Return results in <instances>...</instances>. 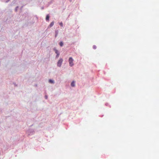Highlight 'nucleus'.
I'll return each instance as SVG.
<instances>
[{"label": "nucleus", "instance_id": "obj_1", "mask_svg": "<svg viewBox=\"0 0 159 159\" xmlns=\"http://www.w3.org/2000/svg\"><path fill=\"white\" fill-rule=\"evenodd\" d=\"M74 60L72 57H70L69 59V65L70 66H72L74 65L73 63Z\"/></svg>", "mask_w": 159, "mask_h": 159}, {"label": "nucleus", "instance_id": "obj_2", "mask_svg": "<svg viewBox=\"0 0 159 159\" xmlns=\"http://www.w3.org/2000/svg\"><path fill=\"white\" fill-rule=\"evenodd\" d=\"M63 61V60L61 58L57 62V66L59 67H61Z\"/></svg>", "mask_w": 159, "mask_h": 159}, {"label": "nucleus", "instance_id": "obj_3", "mask_svg": "<svg viewBox=\"0 0 159 159\" xmlns=\"http://www.w3.org/2000/svg\"><path fill=\"white\" fill-rule=\"evenodd\" d=\"M54 24V22H52L49 25V26L50 27H51Z\"/></svg>", "mask_w": 159, "mask_h": 159}, {"label": "nucleus", "instance_id": "obj_4", "mask_svg": "<svg viewBox=\"0 0 159 159\" xmlns=\"http://www.w3.org/2000/svg\"><path fill=\"white\" fill-rule=\"evenodd\" d=\"M75 85V82L74 81H73L71 83V86L72 87H74Z\"/></svg>", "mask_w": 159, "mask_h": 159}, {"label": "nucleus", "instance_id": "obj_5", "mask_svg": "<svg viewBox=\"0 0 159 159\" xmlns=\"http://www.w3.org/2000/svg\"><path fill=\"white\" fill-rule=\"evenodd\" d=\"M49 18V16L48 15L46 16V20H48Z\"/></svg>", "mask_w": 159, "mask_h": 159}, {"label": "nucleus", "instance_id": "obj_6", "mask_svg": "<svg viewBox=\"0 0 159 159\" xmlns=\"http://www.w3.org/2000/svg\"><path fill=\"white\" fill-rule=\"evenodd\" d=\"M49 82L50 83H54V81L52 80H49Z\"/></svg>", "mask_w": 159, "mask_h": 159}, {"label": "nucleus", "instance_id": "obj_7", "mask_svg": "<svg viewBox=\"0 0 159 159\" xmlns=\"http://www.w3.org/2000/svg\"><path fill=\"white\" fill-rule=\"evenodd\" d=\"M59 44L62 47L63 45V43L61 42Z\"/></svg>", "mask_w": 159, "mask_h": 159}, {"label": "nucleus", "instance_id": "obj_8", "mask_svg": "<svg viewBox=\"0 0 159 159\" xmlns=\"http://www.w3.org/2000/svg\"><path fill=\"white\" fill-rule=\"evenodd\" d=\"M59 25L61 26H63V23L62 22H61L59 23Z\"/></svg>", "mask_w": 159, "mask_h": 159}, {"label": "nucleus", "instance_id": "obj_9", "mask_svg": "<svg viewBox=\"0 0 159 159\" xmlns=\"http://www.w3.org/2000/svg\"><path fill=\"white\" fill-rule=\"evenodd\" d=\"M93 48H94V49H96V46H95V45H94L93 46Z\"/></svg>", "mask_w": 159, "mask_h": 159}, {"label": "nucleus", "instance_id": "obj_10", "mask_svg": "<svg viewBox=\"0 0 159 159\" xmlns=\"http://www.w3.org/2000/svg\"><path fill=\"white\" fill-rule=\"evenodd\" d=\"M55 52L57 54H58V53H59L58 52V51L57 50H55Z\"/></svg>", "mask_w": 159, "mask_h": 159}, {"label": "nucleus", "instance_id": "obj_11", "mask_svg": "<svg viewBox=\"0 0 159 159\" xmlns=\"http://www.w3.org/2000/svg\"><path fill=\"white\" fill-rule=\"evenodd\" d=\"M59 53H58V54H57V57H58L59 56Z\"/></svg>", "mask_w": 159, "mask_h": 159}, {"label": "nucleus", "instance_id": "obj_12", "mask_svg": "<svg viewBox=\"0 0 159 159\" xmlns=\"http://www.w3.org/2000/svg\"><path fill=\"white\" fill-rule=\"evenodd\" d=\"M45 98L46 99H47V96H45Z\"/></svg>", "mask_w": 159, "mask_h": 159}, {"label": "nucleus", "instance_id": "obj_13", "mask_svg": "<svg viewBox=\"0 0 159 159\" xmlns=\"http://www.w3.org/2000/svg\"><path fill=\"white\" fill-rule=\"evenodd\" d=\"M70 0V1H71V0Z\"/></svg>", "mask_w": 159, "mask_h": 159}]
</instances>
